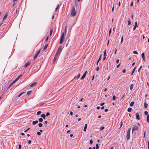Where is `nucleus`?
Returning <instances> with one entry per match:
<instances>
[{
	"instance_id": "nucleus-62",
	"label": "nucleus",
	"mask_w": 149,
	"mask_h": 149,
	"mask_svg": "<svg viewBox=\"0 0 149 149\" xmlns=\"http://www.w3.org/2000/svg\"><path fill=\"white\" fill-rule=\"evenodd\" d=\"M77 4H78L77 3L75 2V6L76 7H77Z\"/></svg>"
},
{
	"instance_id": "nucleus-64",
	"label": "nucleus",
	"mask_w": 149,
	"mask_h": 149,
	"mask_svg": "<svg viewBox=\"0 0 149 149\" xmlns=\"http://www.w3.org/2000/svg\"><path fill=\"white\" fill-rule=\"evenodd\" d=\"M148 148H149V141L148 142Z\"/></svg>"
},
{
	"instance_id": "nucleus-54",
	"label": "nucleus",
	"mask_w": 149,
	"mask_h": 149,
	"mask_svg": "<svg viewBox=\"0 0 149 149\" xmlns=\"http://www.w3.org/2000/svg\"><path fill=\"white\" fill-rule=\"evenodd\" d=\"M102 56V55H101L100 56V57H99V59H98V60L97 61H99L100 60V59H101V57Z\"/></svg>"
},
{
	"instance_id": "nucleus-41",
	"label": "nucleus",
	"mask_w": 149,
	"mask_h": 149,
	"mask_svg": "<svg viewBox=\"0 0 149 149\" xmlns=\"http://www.w3.org/2000/svg\"><path fill=\"white\" fill-rule=\"evenodd\" d=\"M50 115V113H49L48 112H47L46 113V115L45 116H48L49 115Z\"/></svg>"
},
{
	"instance_id": "nucleus-7",
	"label": "nucleus",
	"mask_w": 149,
	"mask_h": 149,
	"mask_svg": "<svg viewBox=\"0 0 149 149\" xmlns=\"http://www.w3.org/2000/svg\"><path fill=\"white\" fill-rule=\"evenodd\" d=\"M40 52V50H39L36 53L35 55L34 56H33L34 60H35L37 57L38 55L39 54Z\"/></svg>"
},
{
	"instance_id": "nucleus-11",
	"label": "nucleus",
	"mask_w": 149,
	"mask_h": 149,
	"mask_svg": "<svg viewBox=\"0 0 149 149\" xmlns=\"http://www.w3.org/2000/svg\"><path fill=\"white\" fill-rule=\"evenodd\" d=\"M37 84V82H34L33 83H32L30 85V86L31 87H33V86H34L36 85Z\"/></svg>"
},
{
	"instance_id": "nucleus-53",
	"label": "nucleus",
	"mask_w": 149,
	"mask_h": 149,
	"mask_svg": "<svg viewBox=\"0 0 149 149\" xmlns=\"http://www.w3.org/2000/svg\"><path fill=\"white\" fill-rule=\"evenodd\" d=\"M48 38H49V36H47V37L46 38V39H45V41H47L48 40Z\"/></svg>"
},
{
	"instance_id": "nucleus-37",
	"label": "nucleus",
	"mask_w": 149,
	"mask_h": 149,
	"mask_svg": "<svg viewBox=\"0 0 149 149\" xmlns=\"http://www.w3.org/2000/svg\"><path fill=\"white\" fill-rule=\"evenodd\" d=\"M41 112L40 111H38L37 113V115H39L41 113Z\"/></svg>"
},
{
	"instance_id": "nucleus-56",
	"label": "nucleus",
	"mask_w": 149,
	"mask_h": 149,
	"mask_svg": "<svg viewBox=\"0 0 149 149\" xmlns=\"http://www.w3.org/2000/svg\"><path fill=\"white\" fill-rule=\"evenodd\" d=\"M70 114L71 116H72L73 115V112L72 111H71L70 112Z\"/></svg>"
},
{
	"instance_id": "nucleus-34",
	"label": "nucleus",
	"mask_w": 149,
	"mask_h": 149,
	"mask_svg": "<svg viewBox=\"0 0 149 149\" xmlns=\"http://www.w3.org/2000/svg\"><path fill=\"white\" fill-rule=\"evenodd\" d=\"M99 148V146L98 144H97L96 145V149H98Z\"/></svg>"
},
{
	"instance_id": "nucleus-12",
	"label": "nucleus",
	"mask_w": 149,
	"mask_h": 149,
	"mask_svg": "<svg viewBox=\"0 0 149 149\" xmlns=\"http://www.w3.org/2000/svg\"><path fill=\"white\" fill-rule=\"evenodd\" d=\"M11 9L12 10H13V13L14 14L17 13V10L16 9H15L14 8H12Z\"/></svg>"
},
{
	"instance_id": "nucleus-2",
	"label": "nucleus",
	"mask_w": 149,
	"mask_h": 149,
	"mask_svg": "<svg viewBox=\"0 0 149 149\" xmlns=\"http://www.w3.org/2000/svg\"><path fill=\"white\" fill-rule=\"evenodd\" d=\"M131 130V128L128 129L126 135V139L127 140H128L130 138V132Z\"/></svg>"
},
{
	"instance_id": "nucleus-42",
	"label": "nucleus",
	"mask_w": 149,
	"mask_h": 149,
	"mask_svg": "<svg viewBox=\"0 0 149 149\" xmlns=\"http://www.w3.org/2000/svg\"><path fill=\"white\" fill-rule=\"evenodd\" d=\"M133 53L134 54H138V52L136 51H134L133 52Z\"/></svg>"
},
{
	"instance_id": "nucleus-24",
	"label": "nucleus",
	"mask_w": 149,
	"mask_h": 149,
	"mask_svg": "<svg viewBox=\"0 0 149 149\" xmlns=\"http://www.w3.org/2000/svg\"><path fill=\"white\" fill-rule=\"evenodd\" d=\"M132 108L130 107H129L127 109V111L129 112H130L132 111Z\"/></svg>"
},
{
	"instance_id": "nucleus-33",
	"label": "nucleus",
	"mask_w": 149,
	"mask_h": 149,
	"mask_svg": "<svg viewBox=\"0 0 149 149\" xmlns=\"http://www.w3.org/2000/svg\"><path fill=\"white\" fill-rule=\"evenodd\" d=\"M80 73H79L78 74L77 77H75L74 78H77V79H78L80 77Z\"/></svg>"
},
{
	"instance_id": "nucleus-47",
	"label": "nucleus",
	"mask_w": 149,
	"mask_h": 149,
	"mask_svg": "<svg viewBox=\"0 0 149 149\" xmlns=\"http://www.w3.org/2000/svg\"><path fill=\"white\" fill-rule=\"evenodd\" d=\"M59 5H58L57 6V7H56V8L55 9L56 11L58 10V8H59Z\"/></svg>"
},
{
	"instance_id": "nucleus-22",
	"label": "nucleus",
	"mask_w": 149,
	"mask_h": 149,
	"mask_svg": "<svg viewBox=\"0 0 149 149\" xmlns=\"http://www.w3.org/2000/svg\"><path fill=\"white\" fill-rule=\"evenodd\" d=\"M48 44H46L43 48L44 50H45L48 47Z\"/></svg>"
},
{
	"instance_id": "nucleus-40",
	"label": "nucleus",
	"mask_w": 149,
	"mask_h": 149,
	"mask_svg": "<svg viewBox=\"0 0 149 149\" xmlns=\"http://www.w3.org/2000/svg\"><path fill=\"white\" fill-rule=\"evenodd\" d=\"M123 36H122L121 37V43L123 41Z\"/></svg>"
},
{
	"instance_id": "nucleus-39",
	"label": "nucleus",
	"mask_w": 149,
	"mask_h": 149,
	"mask_svg": "<svg viewBox=\"0 0 149 149\" xmlns=\"http://www.w3.org/2000/svg\"><path fill=\"white\" fill-rule=\"evenodd\" d=\"M131 22L130 21V19H129L128 21V25H130L131 24Z\"/></svg>"
},
{
	"instance_id": "nucleus-30",
	"label": "nucleus",
	"mask_w": 149,
	"mask_h": 149,
	"mask_svg": "<svg viewBox=\"0 0 149 149\" xmlns=\"http://www.w3.org/2000/svg\"><path fill=\"white\" fill-rule=\"evenodd\" d=\"M66 32H67V26H66L65 28V30H64V34H65V35L66 34Z\"/></svg>"
},
{
	"instance_id": "nucleus-60",
	"label": "nucleus",
	"mask_w": 149,
	"mask_h": 149,
	"mask_svg": "<svg viewBox=\"0 0 149 149\" xmlns=\"http://www.w3.org/2000/svg\"><path fill=\"white\" fill-rule=\"evenodd\" d=\"M125 72H126V70L125 69H123V73H125Z\"/></svg>"
},
{
	"instance_id": "nucleus-36",
	"label": "nucleus",
	"mask_w": 149,
	"mask_h": 149,
	"mask_svg": "<svg viewBox=\"0 0 149 149\" xmlns=\"http://www.w3.org/2000/svg\"><path fill=\"white\" fill-rule=\"evenodd\" d=\"M106 50H105L104 51V56H106Z\"/></svg>"
},
{
	"instance_id": "nucleus-10",
	"label": "nucleus",
	"mask_w": 149,
	"mask_h": 149,
	"mask_svg": "<svg viewBox=\"0 0 149 149\" xmlns=\"http://www.w3.org/2000/svg\"><path fill=\"white\" fill-rule=\"evenodd\" d=\"M31 63V62L30 61H29L26 63L24 65V67L26 68Z\"/></svg>"
},
{
	"instance_id": "nucleus-15",
	"label": "nucleus",
	"mask_w": 149,
	"mask_h": 149,
	"mask_svg": "<svg viewBox=\"0 0 149 149\" xmlns=\"http://www.w3.org/2000/svg\"><path fill=\"white\" fill-rule=\"evenodd\" d=\"M41 117H42L43 119H45L46 116L45 114H42L41 115Z\"/></svg>"
},
{
	"instance_id": "nucleus-29",
	"label": "nucleus",
	"mask_w": 149,
	"mask_h": 149,
	"mask_svg": "<svg viewBox=\"0 0 149 149\" xmlns=\"http://www.w3.org/2000/svg\"><path fill=\"white\" fill-rule=\"evenodd\" d=\"M52 31H53V29H51L50 30V33H49V35L50 36H51L52 35Z\"/></svg>"
},
{
	"instance_id": "nucleus-63",
	"label": "nucleus",
	"mask_w": 149,
	"mask_h": 149,
	"mask_svg": "<svg viewBox=\"0 0 149 149\" xmlns=\"http://www.w3.org/2000/svg\"><path fill=\"white\" fill-rule=\"evenodd\" d=\"M96 70H97V71H98L99 70V67H97V68H96Z\"/></svg>"
},
{
	"instance_id": "nucleus-26",
	"label": "nucleus",
	"mask_w": 149,
	"mask_h": 149,
	"mask_svg": "<svg viewBox=\"0 0 149 149\" xmlns=\"http://www.w3.org/2000/svg\"><path fill=\"white\" fill-rule=\"evenodd\" d=\"M25 92H23L21 93L19 95H18V97H20L22 94H23Z\"/></svg>"
},
{
	"instance_id": "nucleus-21",
	"label": "nucleus",
	"mask_w": 149,
	"mask_h": 149,
	"mask_svg": "<svg viewBox=\"0 0 149 149\" xmlns=\"http://www.w3.org/2000/svg\"><path fill=\"white\" fill-rule=\"evenodd\" d=\"M8 16V14L7 13H6L5 14V15L3 17V21Z\"/></svg>"
},
{
	"instance_id": "nucleus-13",
	"label": "nucleus",
	"mask_w": 149,
	"mask_h": 149,
	"mask_svg": "<svg viewBox=\"0 0 149 149\" xmlns=\"http://www.w3.org/2000/svg\"><path fill=\"white\" fill-rule=\"evenodd\" d=\"M22 75H23L22 74L20 75L14 81H15V82L17 81Z\"/></svg>"
},
{
	"instance_id": "nucleus-9",
	"label": "nucleus",
	"mask_w": 149,
	"mask_h": 149,
	"mask_svg": "<svg viewBox=\"0 0 149 149\" xmlns=\"http://www.w3.org/2000/svg\"><path fill=\"white\" fill-rule=\"evenodd\" d=\"M138 27V24H137V22H135V26H134L133 29V30L134 31L135 30L136 28Z\"/></svg>"
},
{
	"instance_id": "nucleus-32",
	"label": "nucleus",
	"mask_w": 149,
	"mask_h": 149,
	"mask_svg": "<svg viewBox=\"0 0 149 149\" xmlns=\"http://www.w3.org/2000/svg\"><path fill=\"white\" fill-rule=\"evenodd\" d=\"M144 106L145 108H146L148 107V104L146 102L144 103Z\"/></svg>"
},
{
	"instance_id": "nucleus-8",
	"label": "nucleus",
	"mask_w": 149,
	"mask_h": 149,
	"mask_svg": "<svg viewBox=\"0 0 149 149\" xmlns=\"http://www.w3.org/2000/svg\"><path fill=\"white\" fill-rule=\"evenodd\" d=\"M139 114V112L136 113L135 114L136 118L138 120H139L140 119Z\"/></svg>"
},
{
	"instance_id": "nucleus-49",
	"label": "nucleus",
	"mask_w": 149,
	"mask_h": 149,
	"mask_svg": "<svg viewBox=\"0 0 149 149\" xmlns=\"http://www.w3.org/2000/svg\"><path fill=\"white\" fill-rule=\"evenodd\" d=\"M37 134L38 135H40L41 134V133L40 132H38Z\"/></svg>"
},
{
	"instance_id": "nucleus-18",
	"label": "nucleus",
	"mask_w": 149,
	"mask_h": 149,
	"mask_svg": "<svg viewBox=\"0 0 149 149\" xmlns=\"http://www.w3.org/2000/svg\"><path fill=\"white\" fill-rule=\"evenodd\" d=\"M136 67H135L133 69V70H132V73H131V75H133V73H134V71H135V69H136Z\"/></svg>"
},
{
	"instance_id": "nucleus-3",
	"label": "nucleus",
	"mask_w": 149,
	"mask_h": 149,
	"mask_svg": "<svg viewBox=\"0 0 149 149\" xmlns=\"http://www.w3.org/2000/svg\"><path fill=\"white\" fill-rule=\"evenodd\" d=\"M60 55H59L56 54V55L54 57V60L53 61V63H55L57 62V61Z\"/></svg>"
},
{
	"instance_id": "nucleus-57",
	"label": "nucleus",
	"mask_w": 149,
	"mask_h": 149,
	"mask_svg": "<svg viewBox=\"0 0 149 149\" xmlns=\"http://www.w3.org/2000/svg\"><path fill=\"white\" fill-rule=\"evenodd\" d=\"M119 59H117L116 60V63H118V62H119Z\"/></svg>"
},
{
	"instance_id": "nucleus-35",
	"label": "nucleus",
	"mask_w": 149,
	"mask_h": 149,
	"mask_svg": "<svg viewBox=\"0 0 149 149\" xmlns=\"http://www.w3.org/2000/svg\"><path fill=\"white\" fill-rule=\"evenodd\" d=\"M116 97L115 96V95L113 96V97H112L113 100H115L116 99Z\"/></svg>"
},
{
	"instance_id": "nucleus-52",
	"label": "nucleus",
	"mask_w": 149,
	"mask_h": 149,
	"mask_svg": "<svg viewBox=\"0 0 149 149\" xmlns=\"http://www.w3.org/2000/svg\"><path fill=\"white\" fill-rule=\"evenodd\" d=\"M30 129V128H27L26 130H25L24 131V132H26L28 130H29Z\"/></svg>"
},
{
	"instance_id": "nucleus-44",
	"label": "nucleus",
	"mask_w": 149,
	"mask_h": 149,
	"mask_svg": "<svg viewBox=\"0 0 149 149\" xmlns=\"http://www.w3.org/2000/svg\"><path fill=\"white\" fill-rule=\"evenodd\" d=\"M104 128V126H102L100 127V130H103Z\"/></svg>"
},
{
	"instance_id": "nucleus-43",
	"label": "nucleus",
	"mask_w": 149,
	"mask_h": 149,
	"mask_svg": "<svg viewBox=\"0 0 149 149\" xmlns=\"http://www.w3.org/2000/svg\"><path fill=\"white\" fill-rule=\"evenodd\" d=\"M93 143V140L92 139H91L90 141V144H92Z\"/></svg>"
},
{
	"instance_id": "nucleus-27",
	"label": "nucleus",
	"mask_w": 149,
	"mask_h": 149,
	"mask_svg": "<svg viewBox=\"0 0 149 149\" xmlns=\"http://www.w3.org/2000/svg\"><path fill=\"white\" fill-rule=\"evenodd\" d=\"M134 102L132 101V102H131L130 103V106L131 107L133 106L134 104Z\"/></svg>"
},
{
	"instance_id": "nucleus-16",
	"label": "nucleus",
	"mask_w": 149,
	"mask_h": 149,
	"mask_svg": "<svg viewBox=\"0 0 149 149\" xmlns=\"http://www.w3.org/2000/svg\"><path fill=\"white\" fill-rule=\"evenodd\" d=\"M87 124H85L84 126V132H86V129L87 128Z\"/></svg>"
},
{
	"instance_id": "nucleus-51",
	"label": "nucleus",
	"mask_w": 149,
	"mask_h": 149,
	"mask_svg": "<svg viewBox=\"0 0 149 149\" xmlns=\"http://www.w3.org/2000/svg\"><path fill=\"white\" fill-rule=\"evenodd\" d=\"M122 125H123V122H122V121H121V124L120 125V128H121L122 127Z\"/></svg>"
},
{
	"instance_id": "nucleus-25",
	"label": "nucleus",
	"mask_w": 149,
	"mask_h": 149,
	"mask_svg": "<svg viewBox=\"0 0 149 149\" xmlns=\"http://www.w3.org/2000/svg\"><path fill=\"white\" fill-rule=\"evenodd\" d=\"M86 76V75H85V74H83V75L81 77V79H84L85 78V77Z\"/></svg>"
},
{
	"instance_id": "nucleus-50",
	"label": "nucleus",
	"mask_w": 149,
	"mask_h": 149,
	"mask_svg": "<svg viewBox=\"0 0 149 149\" xmlns=\"http://www.w3.org/2000/svg\"><path fill=\"white\" fill-rule=\"evenodd\" d=\"M21 145L20 144H19L18 149H21Z\"/></svg>"
},
{
	"instance_id": "nucleus-1",
	"label": "nucleus",
	"mask_w": 149,
	"mask_h": 149,
	"mask_svg": "<svg viewBox=\"0 0 149 149\" xmlns=\"http://www.w3.org/2000/svg\"><path fill=\"white\" fill-rule=\"evenodd\" d=\"M77 13V11L75 10V7L73 6L71 10L70 15L72 17H74Z\"/></svg>"
},
{
	"instance_id": "nucleus-19",
	"label": "nucleus",
	"mask_w": 149,
	"mask_h": 149,
	"mask_svg": "<svg viewBox=\"0 0 149 149\" xmlns=\"http://www.w3.org/2000/svg\"><path fill=\"white\" fill-rule=\"evenodd\" d=\"M147 121L148 123H149V114H148L147 115Z\"/></svg>"
},
{
	"instance_id": "nucleus-6",
	"label": "nucleus",
	"mask_w": 149,
	"mask_h": 149,
	"mask_svg": "<svg viewBox=\"0 0 149 149\" xmlns=\"http://www.w3.org/2000/svg\"><path fill=\"white\" fill-rule=\"evenodd\" d=\"M138 130V127L137 125H134L132 127V132L133 133V132L135 130Z\"/></svg>"
},
{
	"instance_id": "nucleus-61",
	"label": "nucleus",
	"mask_w": 149,
	"mask_h": 149,
	"mask_svg": "<svg viewBox=\"0 0 149 149\" xmlns=\"http://www.w3.org/2000/svg\"><path fill=\"white\" fill-rule=\"evenodd\" d=\"M104 102H103V103H101L100 104V105L101 106H103L104 105Z\"/></svg>"
},
{
	"instance_id": "nucleus-17",
	"label": "nucleus",
	"mask_w": 149,
	"mask_h": 149,
	"mask_svg": "<svg viewBox=\"0 0 149 149\" xmlns=\"http://www.w3.org/2000/svg\"><path fill=\"white\" fill-rule=\"evenodd\" d=\"M38 120L33 121L32 122V124L33 125H35L37 123H38Z\"/></svg>"
},
{
	"instance_id": "nucleus-4",
	"label": "nucleus",
	"mask_w": 149,
	"mask_h": 149,
	"mask_svg": "<svg viewBox=\"0 0 149 149\" xmlns=\"http://www.w3.org/2000/svg\"><path fill=\"white\" fill-rule=\"evenodd\" d=\"M64 39V33L63 32L62 35L61 36V37L60 38V40L59 42V44H61L63 41V40Z\"/></svg>"
},
{
	"instance_id": "nucleus-45",
	"label": "nucleus",
	"mask_w": 149,
	"mask_h": 149,
	"mask_svg": "<svg viewBox=\"0 0 149 149\" xmlns=\"http://www.w3.org/2000/svg\"><path fill=\"white\" fill-rule=\"evenodd\" d=\"M27 141L28 142V144H30L31 143V140H27Z\"/></svg>"
},
{
	"instance_id": "nucleus-31",
	"label": "nucleus",
	"mask_w": 149,
	"mask_h": 149,
	"mask_svg": "<svg viewBox=\"0 0 149 149\" xmlns=\"http://www.w3.org/2000/svg\"><path fill=\"white\" fill-rule=\"evenodd\" d=\"M38 121L40 122H42L43 121V119L42 118H40L39 119Z\"/></svg>"
},
{
	"instance_id": "nucleus-58",
	"label": "nucleus",
	"mask_w": 149,
	"mask_h": 149,
	"mask_svg": "<svg viewBox=\"0 0 149 149\" xmlns=\"http://www.w3.org/2000/svg\"><path fill=\"white\" fill-rule=\"evenodd\" d=\"M133 5V2L132 1L131 2V3L130 4V6H132Z\"/></svg>"
},
{
	"instance_id": "nucleus-48",
	"label": "nucleus",
	"mask_w": 149,
	"mask_h": 149,
	"mask_svg": "<svg viewBox=\"0 0 149 149\" xmlns=\"http://www.w3.org/2000/svg\"><path fill=\"white\" fill-rule=\"evenodd\" d=\"M144 114L146 115H147L148 114V112L147 111H145L144 112Z\"/></svg>"
},
{
	"instance_id": "nucleus-23",
	"label": "nucleus",
	"mask_w": 149,
	"mask_h": 149,
	"mask_svg": "<svg viewBox=\"0 0 149 149\" xmlns=\"http://www.w3.org/2000/svg\"><path fill=\"white\" fill-rule=\"evenodd\" d=\"M15 82V81H13L8 86V89L10 86H11L12 85L14 84V83Z\"/></svg>"
},
{
	"instance_id": "nucleus-5",
	"label": "nucleus",
	"mask_w": 149,
	"mask_h": 149,
	"mask_svg": "<svg viewBox=\"0 0 149 149\" xmlns=\"http://www.w3.org/2000/svg\"><path fill=\"white\" fill-rule=\"evenodd\" d=\"M62 47L61 46L59 47L58 48L57 52L56 53L57 54H58L59 55H60V54L62 51Z\"/></svg>"
},
{
	"instance_id": "nucleus-38",
	"label": "nucleus",
	"mask_w": 149,
	"mask_h": 149,
	"mask_svg": "<svg viewBox=\"0 0 149 149\" xmlns=\"http://www.w3.org/2000/svg\"><path fill=\"white\" fill-rule=\"evenodd\" d=\"M38 125L39 127H41L43 125H42V124L41 123H40L38 124Z\"/></svg>"
},
{
	"instance_id": "nucleus-59",
	"label": "nucleus",
	"mask_w": 149,
	"mask_h": 149,
	"mask_svg": "<svg viewBox=\"0 0 149 149\" xmlns=\"http://www.w3.org/2000/svg\"><path fill=\"white\" fill-rule=\"evenodd\" d=\"M111 33V29H110L109 31V35H110Z\"/></svg>"
},
{
	"instance_id": "nucleus-14",
	"label": "nucleus",
	"mask_w": 149,
	"mask_h": 149,
	"mask_svg": "<svg viewBox=\"0 0 149 149\" xmlns=\"http://www.w3.org/2000/svg\"><path fill=\"white\" fill-rule=\"evenodd\" d=\"M142 57L143 59V60L144 61H145V54L144 53H142L141 54Z\"/></svg>"
},
{
	"instance_id": "nucleus-20",
	"label": "nucleus",
	"mask_w": 149,
	"mask_h": 149,
	"mask_svg": "<svg viewBox=\"0 0 149 149\" xmlns=\"http://www.w3.org/2000/svg\"><path fill=\"white\" fill-rule=\"evenodd\" d=\"M32 91H28L27 93V95L28 96L31 93Z\"/></svg>"
},
{
	"instance_id": "nucleus-46",
	"label": "nucleus",
	"mask_w": 149,
	"mask_h": 149,
	"mask_svg": "<svg viewBox=\"0 0 149 149\" xmlns=\"http://www.w3.org/2000/svg\"><path fill=\"white\" fill-rule=\"evenodd\" d=\"M15 3H13V5L11 6V8H14V6L15 5Z\"/></svg>"
},
{
	"instance_id": "nucleus-55",
	"label": "nucleus",
	"mask_w": 149,
	"mask_h": 149,
	"mask_svg": "<svg viewBox=\"0 0 149 149\" xmlns=\"http://www.w3.org/2000/svg\"><path fill=\"white\" fill-rule=\"evenodd\" d=\"M3 20L0 23V26L3 24Z\"/></svg>"
},
{
	"instance_id": "nucleus-28",
	"label": "nucleus",
	"mask_w": 149,
	"mask_h": 149,
	"mask_svg": "<svg viewBox=\"0 0 149 149\" xmlns=\"http://www.w3.org/2000/svg\"><path fill=\"white\" fill-rule=\"evenodd\" d=\"M133 86H134V85L133 84H132L131 85L130 87V90H132L133 88Z\"/></svg>"
}]
</instances>
